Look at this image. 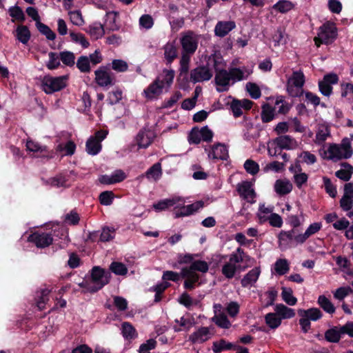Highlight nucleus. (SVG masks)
Segmentation results:
<instances>
[{
	"instance_id": "nucleus-16",
	"label": "nucleus",
	"mask_w": 353,
	"mask_h": 353,
	"mask_svg": "<svg viewBox=\"0 0 353 353\" xmlns=\"http://www.w3.org/2000/svg\"><path fill=\"white\" fill-rule=\"evenodd\" d=\"M95 80L99 86L104 87L114 83L113 77L110 73L103 69L95 71Z\"/></svg>"
},
{
	"instance_id": "nucleus-34",
	"label": "nucleus",
	"mask_w": 353,
	"mask_h": 353,
	"mask_svg": "<svg viewBox=\"0 0 353 353\" xmlns=\"http://www.w3.org/2000/svg\"><path fill=\"white\" fill-rule=\"evenodd\" d=\"M101 149V145L95 138L91 137L86 142V151L89 154L95 155Z\"/></svg>"
},
{
	"instance_id": "nucleus-56",
	"label": "nucleus",
	"mask_w": 353,
	"mask_h": 353,
	"mask_svg": "<svg viewBox=\"0 0 353 353\" xmlns=\"http://www.w3.org/2000/svg\"><path fill=\"white\" fill-rule=\"evenodd\" d=\"M10 15L16 20L23 21L25 15L22 10L18 6L11 7L9 9Z\"/></svg>"
},
{
	"instance_id": "nucleus-37",
	"label": "nucleus",
	"mask_w": 353,
	"mask_h": 353,
	"mask_svg": "<svg viewBox=\"0 0 353 353\" xmlns=\"http://www.w3.org/2000/svg\"><path fill=\"white\" fill-rule=\"evenodd\" d=\"M16 32L17 39L22 43L26 44L30 38V32L28 28L25 26H21L17 28Z\"/></svg>"
},
{
	"instance_id": "nucleus-23",
	"label": "nucleus",
	"mask_w": 353,
	"mask_h": 353,
	"mask_svg": "<svg viewBox=\"0 0 353 353\" xmlns=\"http://www.w3.org/2000/svg\"><path fill=\"white\" fill-rule=\"evenodd\" d=\"M117 13L116 12H108L105 15V29L108 31H117L119 30V26L117 23Z\"/></svg>"
},
{
	"instance_id": "nucleus-57",
	"label": "nucleus",
	"mask_w": 353,
	"mask_h": 353,
	"mask_svg": "<svg viewBox=\"0 0 353 353\" xmlns=\"http://www.w3.org/2000/svg\"><path fill=\"white\" fill-rule=\"evenodd\" d=\"M139 25L145 29H150L154 25V20L150 14H143L139 19Z\"/></svg>"
},
{
	"instance_id": "nucleus-39",
	"label": "nucleus",
	"mask_w": 353,
	"mask_h": 353,
	"mask_svg": "<svg viewBox=\"0 0 353 353\" xmlns=\"http://www.w3.org/2000/svg\"><path fill=\"white\" fill-rule=\"evenodd\" d=\"M37 28L39 32L46 36L48 40L53 41L56 38V34L46 24L40 22L36 23Z\"/></svg>"
},
{
	"instance_id": "nucleus-30",
	"label": "nucleus",
	"mask_w": 353,
	"mask_h": 353,
	"mask_svg": "<svg viewBox=\"0 0 353 353\" xmlns=\"http://www.w3.org/2000/svg\"><path fill=\"white\" fill-rule=\"evenodd\" d=\"M162 174L161 165L160 163L154 164L145 174V176L148 179H152L157 181L160 178ZM144 175H141L139 177L143 178Z\"/></svg>"
},
{
	"instance_id": "nucleus-3",
	"label": "nucleus",
	"mask_w": 353,
	"mask_h": 353,
	"mask_svg": "<svg viewBox=\"0 0 353 353\" xmlns=\"http://www.w3.org/2000/svg\"><path fill=\"white\" fill-rule=\"evenodd\" d=\"M209 265L204 261H195L190 266L182 268L181 274L185 278L184 288L188 290L194 288V285L199 281V275L195 272L205 273L208 271Z\"/></svg>"
},
{
	"instance_id": "nucleus-49",
	"label": "nucleus",
	"mask_w": 353,
	"mask_h": 353,
	"mask_svg": "<svg viewBox=\"0 0 353 353\" xmlns=\"http://www.w3.org/2000/svg\"><path fill=\"white\" fill-rule=\"evenodd\" d=\"M46 183L57 188L67 187L66 179L62 175H57L50 178L46 181Z\"/></svg>"
},
{
	"instance_id": "nucleus-40",
	"label": "nucleus",
	"mask_w": 353,
	"mask_h": 353,
	"mask_svg": "<svg viewBox=\"0 0 353 353\" xmlns=\"http://www.w3.org/2000/svg\"><path fill=\"white\" fill-rule=\"evenodd\" d=\"M290 267L288 261L285 259H279L274 263V270L276 274L283 275L289 271Z\"/></svg>"
},
{
	"instance_id": "nucleus-45",
	"label": "nucleus",
	"mask_w": 353,
	"mask_h": 353,
	"mask_svg": "<svg viewBox=\"0 0 353 353\" xmlns=\"http://www.w3.org/2000/svg\"><path fill=\"white\" fill-rule=\"evenodd\" d=\"M330 135V131L329 128L325 125H321L316 134V141L319 144L322 143Z\"/></svg>"
},
{
	"instance_id": "nucleus-33",
	"label": "nucleus",
	"mask_w": 353,
	"mask_h": 353,
	"mask_svg": "<svg viewBox=\"0 0 353 353\" xmlns=\"http://www.w3.org/2000/svg\"><path fill=\"white\" fill-rule=\"evenodd\" d=\"M174 77V71L172 70H164L156 79L160 80V83L164 88L165 85L170 86Z\"/></svg>"
},
{
	"instance_id": "nucleus-58",
	"label": "nucleus",
	"mask_w": 353,
	"mask_h": 353,
	"mask_svg": "<svg viewBox=\"0 0 353 353\" xmlns=\"http://www.w3.org/2000/svg\"><path fill=\"white\" fill-rule=\"evenodd\" d=\"M246 89L252 99H256L261 97V90L256 84L248 83Z\"/></svg>"
},
{
	"instance_id": "nucleus-29",
	"label": "nucleus",
	"mask_w": 353,
	"mask_h": 353,
	"mask_svg": "<svg viewBox=\"0 0 353 353\" xmlns=\"http://www.w3.org/2000/svg\"><path fill=\"white\" fill-rule=\"evenodd\" d=\"M341 336L339 326H334L325 332V339L330 343H338Z\"/></svg>"
},
{
	"instance_id": "nucleus-7",
	"label": "nucleus",
	"mask_w": 353,
	"mask_h": 353,
	"mask_svg": "<svg viewBox=\"0 0 353 353\" xmlns=\"http://www.w3.org/2000/svg\"><path fill=\"white\" fill-rule=\"evenodd\" d=\"M336 37V28L332 23H326L319 28L317 37L314 40L317 47L321 43L328 44L333 41Z\"/></svg>"
},
{
	"instance_id": "nucleus-44",
	"label": "nucleus",
	"mask_w": 353,
	"mask_h": 353,
	"mask_svg": "<svg viewBox=\"0 0 353 353\" xmlns=\"http://www.w3.org/2000/svg\"><path fill=\"white\" fill-rule=\"evenodd\" d=\"M233 347L231 343L227 342L224 339L214 341L212 345V350L215 353L221 352L225 350H230Z\"/></svg>"
},
{
	"instance_id": "nucleus-60",
	"label": "nucleus",
	"mask_w": 353,
	"mask_h": 353,
	"mask_svg": "<svg viewBox=\"0 0 353 353\" xmlns=\"http://www.w3.org/2000/svg\"><path fill=\"white\" fill-rule=\"evenodd\" d=\"M49 293L50 290L48 289H43L41 290L39 300L37 301V306L40 310H42L44 308L46 303L48 301Z\"/></svg>"
},
{
	"instance_id": "nucleus-38",
	"label": "nucleus",
	"mask_w": 353,
	"mask_h": 353,
	"mask_svg": "<svg viewBox=\"0 0 353 353\" xmlns=\"http://www.w3.org/2000/svg\"><path fill=\"white\" fill-rule=\"evenodd\" d=\"M261 117L263 123L271 121L274 118V110L269 104L263 105Z\"/></svg>"
},
{
	"instance_id": "nucleus-41",
	"label": "nucleus",
	"mask_w": 353,
	"mask_h": 353,
	"mask_svg": "<svg viewBox=\"0 0 353 353\" xmlns=\"http://www.w3.org/2000/svg\"><path fill=\"white\" fill-rule=\"evenodd\" d=\"M60 60L67 66H73L75 63V56L73 52L63 51L59 53Z\"/></svg>"
},
{
	"instance_id": "nucleus-10",
	"label": "nucleus",
	"mask_w": 353,
	"mask_h": 353,
	"mask_svg": "<svg viewBox=\"0 0 353 353\" xmlns=\"http://www.w3.org/2000/svg\"><path fill=\"white\" fill-rule=\"evenodd\" d=\"M212 76L213 73L208 66H199L191 70L190 80L196 83L208 81Z\"/></svg>"
},
{
	"instance_id": "nucleus-17",
	"label": "nucleus",
	"mask_w": 353,
	"mask_h": 353,
	"mask_svg": "<svg viewBox=\"0 0 353 353\" xmlns=\"http://www.w3.org/2000/svg\"><path fill=\"white\" fill-rule=\"evenodd\" d=\"M321 228V223L311 224L303 234H299L294 236V241L298 243H303L310 236L318 232Z\"/></svg>"
},
{
	"instance_id": "nucleus-62",
	"label": "nucleus",
	"mask_w": 353,
	"mask_h": 353,
	"mask_svg": "<svg viewBox=\"0 0 353 353\" xmlns=\"http://www.w3.org/2000/svg\"><path fill=\"white\" fill-rule=\"evenodd\" d=\"M128 64L125 61L121 59H115L112 61V68L117 72H125L128 70Z\"/></svg>"
},
{
	"instance_id": "nucleus-53",
	"label": "nucleus",
	"mask_w": 353,
	"mask_h": 353,
	"mask_svg": "<svg viewBox=\"0 0 353 353\" xmlns=\"http://www.w3.org/2000/svg\"><path fill=\"white\" fill-rule=\"evenodd\" d=\"M244 168L247 172L255 175L259 171V166L256 162L252 159H248L244 163Z\"/></svg>"
},
{
	"instance_id": "nucleus-50",
	"label": "nucleus",
	"mask_w": 353,
	"mask_h": 353,
	"mask_svg": "<svg viewBox=\"0 0 353 353\" xmlns=\"http://www.w3.org/2000/svg\"><path fill=\"white\" fill-rule=\"evenodd\" d=\"M77 67L82 72H88L90 70V59L88 57L81 56L77 61Z\"/></svg>"
},
{
	"instance_id": "nucleus-19",
	"label": "nucleus",
	"mask_w": 353,
	"mask_h": 353,
	"mask_svg": "<svg viewBox=\"0 0 353 353\" xmlns=\"http://www.w3.org/2000/svg\"><path fill=\"white\" fill-rule=\"evenodd\" d=\"M154 139V133L150 130H141L137 135V143L140 148L148 147Z\"/></svg>"
},
{
	"instance_id": "nucleus-35",
	"label": "nucleus",
	"mask_w": 353,
	"mask_h": 353,
	"mask_svg": "<svg viewBox=\"0 0 353 353\" xmlns=\"http://www.w3.org/2000/svg\"><path fill=\"white\" fill-rule=\"evenodd\" d=\"M265 321L271 329L277 328L281 323V318L279 316L276 312L267 314L265 316Z\"/></svg>"
},
{
	"instance_id": "nucleus-15",
	"label": "nucleus",
	"mask_w": 353,
	"mask_h": 353,
	"mask_svg": "<svg viewBox=\"0 0 353 353\" xmlns=\"http://www.w3.org/2000/svg\"><path fill=\"white\" fill-rule=\"evenodd\" d=\"M210 338V330L206 327H201L189 336V341L192 343H201Z\"/></svg>"
},
{
	"instance_id": "nucleus-46",
	"label": "nucleus",
	"mask_w": 353,
	"mask_h": 353,
	"mask_svg": "<svg viewBox=\"0 0 353 353\" xmlns=\"http://www.w3.org/2000/svg\"><path fill=\"white\" fill-rule=\"evenodd\" d=\"M49 60L46 63V66L49 70H54L60 65L59 54L50 52L48 54Z\"/></svg>"
},
{
	"instance_id": "nucleus-18",
	"label": "nucleus",
	"mask_w": 353,
	"mask_h": 353,
	"mask_svg": "<svg viewBox=\"0 0 353 353\" xmlns=\"http://www.w3.org/2000/svg\"><path fill=\"white\" fill-rule=\"evenodd\" d=\"M235 27L236 24L234 21H219L215 26L214 32L216 36L223 37Z\"/></svg>"
},
{
	"instance_id": "nucleus-26",
	"label": "nucleus",
	"mask_w": 353,
	"mask_h": 353,
	"mask_svg": "<svg viewBox=\"0 0 353 353\" xmlns=\"http://www.w3.org/2000/svg\"><path fill=\"white\" fill-rule=\"evenodd\" d=\"M341 166L343 168L336 171L335 175L339 179L344 181H347L350 179L353 174V167L347 163H343Z\"/></svg>"
},
{
	"instance_id": "nucleus-11",
	"label": "nucleus",
	"mask_w": 353,
	"mask_h": 353,
	"mask_svg": "<svg viewBox=\"0 0 353 353\" xmlns=\"http://www.w3.org/2000/svg\"><path fill=\"white\" fill-rule=\"evenodd\" d=\"M339 81L338 76L334 73H330L324 76L322 81L319 82V90L322 94L329 97L332 92V85Z\"/></svg>"
},
{
	"instance_id": "nucleus-25",
	"label": "nucleus",
	"mask_w": 353,
	"mask_h": 353,
	"mask_svg": "<svg viewBox=\"0 0 353 353\" xmlns=\"http://www.w3.org/2000/svg\"><path fill=\"white\" fill-rule=\"evenodd\" d=\"M260 269L255 268L251 270L241 280V285L243 287H247L250 285L254 283L260 274Z\"/></svg>"
},
{
	"instance_id": "nucleus-52",
	"label": "nucleus",
	"mask_w": 353,
	"mask_h": 353,
	"mask_svg": "<svg viewBox=\"0 0 353 353\" xmlns=\"http://www.w3.org/2000/svg\"><path fill=\"white\" fill-rule=\"evenodd\" d=\"M123 335L126 339L134 338L137 335L136 330L134 327L128 322H124L122 324Z\"/></svg>"
},
{
	"instance_id": "nucleus-21",
	"label": "nucleus",
	"mask_w": 353,
	"mask_h": 353,
	"mask_svg": "<svg viewBox=\"0 0 353 353\" xmlns=\"http://www.w3.org/2000/svg\"><path fill=\"white\" fill-rule=\"evenodd\" d=\"M163 85L160 83L159 79H156L148 88L144 90L145 97L152 99L162 93Z\"/></svg>"
},
{
	"instance_id": "nucleus-36",
	"label": "nucleus",
	"mask_w": 353,
	"mask_h": 353,
	"mask_svg": "<svg viewBox=\"0 0 353 353\" xmlns=\"http://www.w3.org/2000/svg\"><path fill=\"white\" fill-rule=\"evenodd\" d=\"M318 303L321 307L329 314H333L335 312V307L330 301L324 295H321L318 299Z\"/></svg>"
},
{
	"instance_id": "nucleus-28",
	"label": "nucleus",
	"mask_w": 353,
	"mask_h": 353,
	"mask_svg": "<svg viewBox=\"0 0 353 353\" xmlns=\"http://www.w3.org/2000/svg\"><path fill=\"white\" fill-rule=\"evenodd\" d=\"M274 310L281 319H290L295 316V312L293 309L281 303L276 305Z\"/></svg>"
},
{
	"instance_id": "nucleus-47",
	"label": "nucleus",
	"mask_w": 353,
	"mask_h": 353,
	"mask_svg": "<svg viewBox=\"0 0 353 353\" xmlns=\"http://www.w3.org/2000/svg\"><path fill=\"white\" fill-rule=\"evenodd\" d=\"M212 321L216 323V325L222 328H229L231 325L230 321L224 314L215 315L212 318Z\"/></svg>"
},
{
	"instance_id": "nucleus-31",
	"label": "nucleus",
	"mask_w": 353,
	"mask_h": 353,
	"mask_svg": "<svg viewBox=\"0 0 353 353\" xmlns=\"http://www.w3.org/2000/svg\"><path fill=\"white\" fill-rule=\"evenodd\" d=\"M88 32L94 39H98L105 34V30L103 25L94 23L88 27Z\"/></svg>"
},
{
	"instance_id": "nucleus-2",
	"label": "nucleus",
	"mask_w": 353,
	"mask_h": 353,
	"mask_svg": "<svg viewBox=\"0 0 353 353\" xmlns=\"http://www.w3.org/2000/svg\"><path fill=\"white\" fill-rule=\"evenodd\" d=\"M111 274L99 266H94L91 270V280L85 281L79 285L85 289V292H96L110 281Z\"/></svg>"
},
{
	"instance_id": "nucleus-48",
	"label": "nucleus",
	"mask_w": 353,
	"mask_h": 353,
	"mask_svg": "<svg viewBox=\"0 0 353 353\" xmlns=\"http://www.w3.org/2000/svg\"><path fill=\"white\" fill-rule=\"evenodd\" d=\"M110 270L117 275H125L128 272L126 266L120 262H112L110 265Z\"/></svg>"
},
{
	"instance_id": "nucleus-8",
	"label": "nucleus",
	"mask_w": 353,
	"mask_h": 353,
	"mask_svg": "<svg viewBox=\"0 0 353 353\" xmlns=\"http://www.w3.org/2000/svg\"><path fill=\"white\" fill-rule=\"evenodd\" d=\"M305 83V77L302 72L295 71L288 80L287 90L293 97H299L303 93V86Z\"/></svg>"
},
{
	"instance_id": "nucleus-9",
	"label": "nucleus",
	"mask_w": 353,
	"mask_h": 353,
	"mask_svg": "<svg viewBox=\"0 0 353 353\" xmlns=\"http://www.w3.org/2000/svg\"><path fill=\"white\" fill-rule=\"evenodd\" d=\"M199 37L192 31H188L183 34L180 39L182 46V54L192 55L196 50L198 46Z\"/></svg>"
},
{
	"instance_id": "nucleus-43",
	"label": "nucleus",
	"mask_w": 353,
	"mask_h": 353,
	"mask_svg": "<svg viewBox=\"0 0 353 353\" xmlns=\"http://www.w3.org/2000/svg\"><path fill=\"white\" fill-rule=\"evenodd\" d=\"M272 39L275 46L284 45L287 42L288 35L284 30L279 28L274 34Z\"/></svg>"
},
{
	"instance_id": "nucleus-42",
	"label": "nucleus",
	"mask_w": 353,
	"mask_h": 353,
	"mask_svg": "<svg viewBox=\"0 0 353 353\" xmlns=\"http://www.w3.org/2000/svg\"><path fill=\"white\" fill-rule=\"evenodd\" d=\"M281 296L283 300L289 305H294L297 299L292 295V290L291 288H283Z\"/></svg>"
},
{
	"instance_id": "nucleus-51",
	"label": "nucleus",
	"mask_w": 353,
	"mask_h": 353,
	"mask_svg": "<svg viewBox=\"0 0 353 353\" xmlns=\"http://www.w3.org/2000/svg\"><path fill=\"white\" fill-rule=\"evenodd\" d=\"M272 8L281 13H285L290 11L292 8V4L289 1L281 0L274 4Z\"/></svg>"
},
{
	"instance_id": "nucleus-1",
	"label": "nucleus",
	"mask_w": 353,
	"mask_h": 353,
	"mask_svg": "<svg viewBox=\"0 0 353 353\" xmlns=\"http://www.w3.org/2000/svg\"><path fill=\"white\" fill-rule=\"evenodd\" d=\"M211 61L214 62V65L216 71L214 80L216 84L219 86V88H217L218 92H221L228 90L230 81H232V83H234L236 81H241L243 79V72L240 69L232 68L229 72L225 70H218L216 68L217 61L215 57L210 58L209 61Z\"/></svg>"
},
{
	"instance_id": "nucleus-14",
	"label": "nucleus",
	"mask_w": 353,
	"mask_h": 353,
	"mask_svg": "<svg viewBox=\"0 0 353 353\" xmlns=\"http://www.w3.org/2000/svg\"><path fill=\"white\" fill-rule=\"evenodd\" d=\"M273 141L281 150H292L297 145L296 141L289 135L279 136Z\"/></svg>"
},
{
	"instance_id": "nucleus-32",
	"label": "nucleus",
	"mask_w": 353,
	"mask_h": 353,
	"mask_svg": "<svg viewBox=\"0 0 353 353\" xmlns=\"http://www.w3.org/2000/svg\"><path fill=\"white\" fill-rule=\"evenodd\" d=\"M181 201H182V199L180 197L164 199L159 201L157 203H154L153 205V208L158 211L165 210L169 207L174 205L175 203Z\"/></svg>"
},
{
	"instance_id": "nucleus-64",
	"label": "nucleus",
	"mask_w": 353,
	"mask_h": 353,
	"mask_svg": "<svg viewBox=\"0 0 353 353\" xmlns=\"http://www.w3.org/2000/svg\"><path fill=\"white\" fill-rule=\"evenodd\" d=\"M270 224L276 228H281L283 225V220L280 215L276 213H272L268 217Z\"/></svg>"
},
{
	"instance_id": "nucleus-61",
	"label": "nucleus",
	"mask_w": 353,
	"mask_h": 353,
	"mask_svg": "<svg viewBox=\"0 0 353 353\" xmlns=\"http://www.w3.org/2000/svg\"><path fill=\"white\" fill-rule=\"evenodd\" d=\"M307 174L304 172L295 173L294 175V183L299 188L307 181Z\"/></svg>"
},
{
	"instance_id": "nucleus-55",
	"label": "nucleus",
	"mask_w": 353,
	"mask_h": 353,
	"mask_svg": "<svg viewBox=\"0 0 353 353\" xmlns=\"http://www.w3.org/2000/svg\"><path fill=\"white\" fill-rule=\"evenodd\" d=\"M68 14L70 16V19L73 24L79 26L83 24L84 21L81 13L79 11H70Z\"/></svg>"
},
{
	"instance_id": "nucleus-63",
	"label": "nucleus",
	"mask_w": 353,
	"mask_h": 353,
	"mask_svg": "<svg viewBox=\"0 0 353 353\" xmlns=\"http://www.w3.org/2000/svg\"><path fill=\"white\" fill-rule=\"evenodd\" d=\"M190 57L188 54H182L180 60V72L181 74H186L189 70V63Z\"/></svg>"
},
{
	"instance_id": "nucleus-22",
	"label": "nucleus",
	"mask_w": 353,
	"mask_h": 353,
	"mask_svg": "<svg viewBox=\"0 0 353 353\" xmlns=\"http://www.w3.org/2000/svg\"><path fill=\"white\" fill-rule=\"evenodd\" d=\"M274 190L278 194L285 195L292 190V183L288 180H276L274 183Z\"/></svg>"
},
{
	"instance_id": "nucleus-54",
	"label": "nucleus",
	"mask_w": 353,
	"mask_h": 353,
	"mask_svg": "<svg viewBox=\"0 0 353 353\" xmlns=\"http://www.w3.org/2000/svg\"><path fill=\"white\" fill-rule=\"evenodd\" d=\"M325 189L326 192L332 198L336 197V187L332 183L330 179L327 176H323V178Z\"/></svg>"
},
{
	"instance_id": "nucleus-24",
	"label": "nucleus",
	"mask_w": 353,
	"mask_h": 353,
	"mask_svg": "<svg viewBox=\"0 0 353 353\" xmlns=\"http://www.w3.org/2000/svg\"><path fill=\"white\" fill-rule=\"evenodd\" d=\"M298 314L300 316H305L310 321H317L320 319L323 314L319 308L312 307L308 310H299Z\"/></svg>"
},
{
	"instance_id": "nucleus-5",
	"label": "nucleus",
	"mask_w": 353,
	"mask_h": 353,
	"mask_svg": "<svg viewBox=\"0 0 353 353\" xmlns=\"http://www.w3.org/2000/svg\"><path fill=\"white\" fill-rule=\"evenodd\" d=\"M327 152L329 154L328 159L334 161H337L343 159H349L352 157L353 153L351 141L348 138H344L341 144L330 145Z\"/></svg>"
},
{
	"instance_id": "nucleus-4",
	"label": "nucleus",
	"mask_w": 353,
	"mask_h": 353,
	"mask_svg": "<svg viewBox=\"0 0 353 353\" xmlns=\"http://www.w3.org/2000/svg\"><path fill=\"white\" fill-rule=\"evenodd\" d=\"M248 259L249 256L241 248H237L236 252L230 256L229 261L222 267V274L228 279L233 278L236 271L245 270V268H242L238 264L247 261Z\"/></svg>"
},
{
	"instance_id": "nucleus-6",
	"label": "nucleus",
	"mask_w": 353,
	"mask_h": 353,
	"mask_svg": "<svg viewBox=\"0 0 353 353\" xmlns=\"http://www.w3.org/2000/svg\"><path fill=\"white\" fill-rule=\"evenodd\" d=\"M68 76L51 77L46 76L41 82L43 90L46 94H52L63 89L67 85Z\"/></svg>"
},
{
	"instance_id": "nucleus-27",
	"label": "nucleus",
	"mask_w": 353,
	"mask_h": 353,
	"mask_svg": "<svg viewBox=\"0 0 353 353\" xmlns=\"http://www.w3.org/2000/svg\"><path fill=\"white\" fill-rule=\"evenodd\" d=\"M164 57L167 63H171L177 57V49L174 43H168L164 47Z\"/></svg>"
},
{
	"instance_id": "nucleus-20",
	"label": "nucleus",
	"mask_w": 353,
	"mask_h": 353,
	"mask_svg": "<svg viewBox=\"0 0 353 353\" xmlns=\"http://www.w3.org/2000/svg\"><path fill=\"white\" fill-rule=\"evenodd\" d=\"M208 157L213 159H226L228 157V150L224 145L217 143L212 147Z\"/></svg>"
},
{
	"instance_id": "nucleus-12",
	"label": "nucleus",
	"mask_w": 353,
	"mask_h": 353,
	"mask_svg": "<svg viewBox=\"0 0 353 353\" xmlns=\"http://www.w3.org/2000/svg\"><path fill=\"white\" fill-rule=\"evenodd\" d=\"M52 237L51 234L48 233L34 232L30 234L28 241L34 243L37 248H43L49 246L52 243Z\"/></svg>"
},
{
	"instance_id": "nucleus-59",
	"label": "nucleus",
	"mask_w": 353,
	"mask_h": 353,
	"mask_svg": "<svg viewBox=\"0 0 353 353\" xmlns=\"http://www.w3.org/2000/svg\"><path fill=\"white\" fill-rule=\"evenodd\" d=\"M113 199V193L111 191H105L100 194L99 201L102 205H109L112 203Z\"/></svg>"
},
{
	"instance_id": "nucleus-13",
	"label": "nucleus",
	"mask_w": 353,
	"mask_h": 353,
	"mask_svg": "<svg viewBox=\"0 0 353 353\" xmlns=\"http://www.w3.org/2000/svg\"><path fill=\"white\" fill-rule=\"evenodd\" d=\"M237 191L240 196L250 203H254L256 196L255 192L252 188V185L249 181H243L237 185Z\"/></svg>"
}]
</instances>
